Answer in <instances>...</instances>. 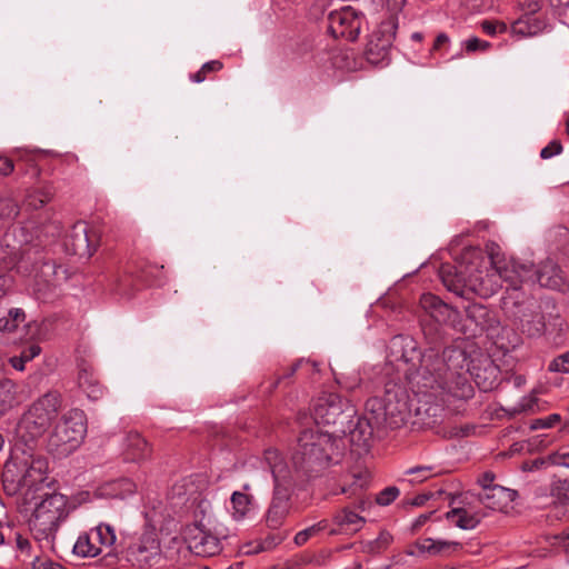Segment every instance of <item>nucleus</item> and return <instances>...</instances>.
Masks as SVG:
<instances>
[{
  "label": "nucleus",
  "instance_id": "f257e3e1",
  "mask_svg": "<svg viewBox=\"0 0 569 569\" xmlns=\"http://www.w3.org/2000/svg\"><path fill=\"white\" fill-rule=\"evenodd\" d=\"M390 353L395 360L402 361V369L410 390L426 398L443 401L445 395L469 397L472 388L468 382V358L459 347H447L442 355L429 350L422 355L416 342L407 336H395L390 341Z\"/></svg>",
  "mask_w": 569,
  "mask_h": 569
},
{
  "label": "nucleus",
  "instance_id": "f03ea898",
  "mask_svg": "<svg viewBox=\"0 0 569 569\" xmlns=\"http://www.w3.org/2000/svg\"><path fill=\"white\" fill-rule=\"evenodd\" d=\"M346 443L329 431L306 429L300 432L291 461L296 470L309 477L321 475L331 465L340 462Z\"/></svg>",
  "mask_w": 569,
  "mask_h": 569
},
{
  "label": "nucleus",
  "instance_id": "7ed1b4c3",
  "mask_svg": "<svg viewBox=\"0 0 569 569\" xmlns=\"http://www.w3.org/2000/svg\"><path fill=\"white\" fill-rule=\"evenodd\" d=\"M439 276L449 291L465 299H470L472 295L489 298L500 287L495 273L489 274L480 269L477 250L467 252L457 266L442 264Z\"/></svg>",
  "mask_w": 569,
  "mask_h": 569
},
{
  "label": "nucleus",
  "instance_id": "20e7f679",
  "mask_svg": "<svg viewBox=\"0 0 569 569\" xmlns=\"http://www.w3.org/2000/svg\"><path fill=\"white\" fill-rule=\"evenodd\" d=\"M62 408L58 391H48L36 399L19 419L16 437L26 446L34 445L52 426Z\"/></svg>",
  "mask_w": 569,
  "mask_h": 569
},
{
  "label": "nucleus",
  "instance_id": "39448f33",
  "mask_svg": "<svg viewBox=\"0 0 569 569\" xmlns=\"http://www.w3.org/2000/svg\"><path fill=\"white\" fill-rule=\"evenodd\" d=\"M408 399V391L402 385L388 380L383 397L369 399L366 409L372 415L376 425L385 423L391 429H398L409 416Z\"/></svg>",
  "mask_w": 569,
  "mask_h": 569
},
{
  "label": "nucleus",
  "instance_id": "423d86ee",
  "mask_svg": "<svg viewBox=\"0 0 569 569\" xmlns=\"http://www.w3.org/2000/svg\"><path fill=\"white\" fill-rule=\"evenodd\" d=\"M68 498L59 492L46 495L29 519V529L37 541L53 542L62 521L67 519Z\"/></svg>",
  "mask_w": 569,
  "mask_h": 569
},
{
  "label": "nucleus",
  "instance_id": "0eeeda50",
  "mask_svg": "<svg viewBox=\"0 0 569 569\" xmlns=\"http://www.w3.org/2000/svg\"><path fill=\"white\" fill-rule=\"evenodd\" d=\"M355 406L336 392H322L313 403L312 416L317 425L332 428L330 435L345 440L350 419H355Z\"/></svg>",
  "mask_w": 569,
  "mask_h": 569
},
{
  "label": "nucleus",
  "instance_id": "6e6552de",
  "mask_svg": "<svg viewBox=\"0 0 569 569\" xmlns=\"http://www.w3.org/2000/svg\"><path fill=\"white\" fill-rule=\"evenodd\" d=\"M86 432L87 419L84 412L80 409H71L56 423L49 436L48 447L58 456H68L78 448Z\"/></svg>",
  "mask_w": 569,
  "mask_h": 569
},
{
  "label": "nucleus",
  "instance_id": "1a4fd4ad",
  "mask_svg": "<svg viewBox=\"0 0 569 569\" xmlns=\"http://www.w3.org/2000/svg\"><path fill=\"white\" fill-rule=\"evenodd\" d=\"M6 269H17L23 274H42L56 273V264L47 259L43 248L39 244H28L23 247L19 257L14 254L9 261H3Z\"/></svg>",
  "mask_w": 569,
  "mask_h": 569
},
{
  "label": "nucleus",
  "instance_id": "9d476101",
  "mask_svg": "<svg viewBox=\"0 0 569 569\" xmlns=\"http://www.w3.org/2000/svg\"><path fill=\"white\" fill-rule=\"evenodd\" d=\"M116 532L112 526L100 523L89 531L80 533L73 545V553L81 558H94L111 548L116 542Z\"/></svg>",
  "mask_w": 569,
  "mask_h": 569
},
{
  "label": "nucleus",
  "instance_id": "9b49d317",
  "mask_svg": "<svg viewBox=\"0 0 569 569\" xmlns=\"http://www.w3.org/2000/svg\"><path fill=\"white\" fill-rule=\"evenodd\" d=\"M362 27V17L351 7H343L328 16V31L336 39L355 41Z\"/></svg>",
  "mask_w": 569,
  "mask_h": 569
},
{
  "label": "nucleus",
  "instance_id": "f8f14e48",
  "mask_svg": "<svg viewBox=\"0 0 569 569\" xmlns=\"http://www.w3.org/2000/svg\"><path fill=\"white\" fill-rule=\"evenodd\" d=\"M184 540L189 550L199 557H213L221 552V540L201 522H194L186 527Z\"/></svg>",
  "mask_w": 569,
  "mask_h": 569
},
{
  "label": "nucleus",
  "instance_id": "ddd939ff",
  "mask_svg": "<svg viewBox=\"0 0 569 569\" xmlns=\"http://www.w3.org/2000/svg\"><path fill=\"white\" fill-rule=\"evenodd\" d=\"M495 274L508 283V288H521L522 283H535L533 263L515 258L505 259L495 269Z\"/></svg>",
  "mask_w": 569,
  "mask_h": 569
},
{
  "label": "nucleus",
  "instance_id": "4468645a",
  "mask_svg": "<svg viewBox=\"0 0 569 569\" xmlns=\"http://www.w3.org/2000/svg\"><path fill=\"white\" fill-rule=\"evenodd\" d=\"M290 497L291 485H274L273 496L264 516L269 528L278 529L283 525L291 508Z\"/></svg>",
  "mask_w": 569,
  "mask_h": 569
},
{
  "label": "nucleus",
  "instance_id": "2eb2a0df",
  "mask_svg": "<svg viewBox=\"0 0 569 569\" xmlns=\"http://www.w3.org/2000/svg\"><path fill=\"white\" fill-rule=\"evenodd\" d=\"M130 550L136 560L143 566L158 565L162 559L159 535L153 529L146 530Z\"/></svg>",
  "mask_w": 569,
  "mask_h": 569
},
{
  "label": "nucleus",
  "instance_id": "dca6fc26",
  "mask_svg": "<svg viewBox=\"0 0 569 569\" xmlns=\"http://www.w3.org/2000/svg\"><path fill=\"white\" fill-rule=\"evenodd\" d=\"M395 38V26L382 23L380 29L373 32L366 46V57L371 63L383 61L389 53Z\"/></svg>",
  "mask_w": 569,
  "mask_h": 569
},
{
  "label": "nucleus",
  "instance_id": "f3484780",
  "mask_svg": "<svg viewBox=\"0 0 569 569\" xmlns=\"http://www.w3.org/2000/svg\"><path fill=\"white\" fill-rule=\"evenodd\" d=\"M94 238L96 234L89 230L88 224L80 221L71 228L67 246L70 247L74 254L90 257L96 250Z\"/></svg>",
  "mask_w": 569,
  "mask_h": 569
},
{
  "label": "nucleus",
  "instance_id": "a211bd4d",
  "mask_svg": "<svg viewBox=\"0 0 569 569\" xmlns=\"http://www.w3.org/2000/svg\"><path fill=\"white\" fill-rule=\"evenodd\" d=\"M518 492L503 486L488 488V491H481L478 496L479 501L488 509L507 512L512 508Z\"/></svg>",
  "mask_w": 569,
  "mask_h": 569
},
{
  "label": "nucleus",
  "instance_id": "6ab92c4d",
  "mask_svg": "<svg viewBox=\"0 0 569 569\" xmlns=\"http://www.w3.org/2000/svg\"><path fill=\"white\" fill-rule=\"evenodd\" d=\"M533 303L528 295L521 291V288H507L506 295L501 299L503 312L513 320L527 317V311H531Z\"/></svg>",
  "mask_w": 569,
  "mask_h": 569
},
{
  "label": "nucleus",
  "instance_id": "aec40b11",
  "mask_svg": "<svg viewBox=\"0 0 569 569\" xmlns=\"http://www.w3.org/2000/svg\"><path fill=\"white\" fill-rule=\"evenodd\" d=\"M356 422L353 419H350L348 423V430H346V436H350V442L358 447L359 449L367 450L370 446V441L373 437V430L375 420L368 417H355Z\"/></svg>",
  "mask_w": 569,
  "mask_h": 569
},
{
  "label": "nucleus",
  "instance_id": "412c9836",
  "mask_svg": "<svg viewBox=\"0 0 569 569\" xmlns=\"http://www.w3.org/2000/svg\"><path fill=\"white\" fill-rule=\"evenodd\" d=\"M137 267L133 261L128 262L121 270H119L112 279V290L122 297L130 298L136 291L141 289L137 276Z\"/></svg>",
  "mask_w": 569,
  "mask_h": 569
},
{
  "label": "nucleus",
  "instance_id": "4be33fe9",
  "mask_svg": "<svg viewBox=\"0 0 569 569\" xmlns=\"http://www.w3.org/2000/svg\"><path fill=\"white\" fill-rule=\"evenodd\" d=\"M366 519L360 516L356 510L350 507H345L337 511L332 518L333 527H329V535L346 533L351 535L358 532L363 525Z\"/></svg>",
  "mask_w": 569,
  "mask_h": 569
},
{
  "label": "nucleus",
  "instance_id": "5701e85b",
  "mask_svg": "<svg viewBox=\"0 0 569 569\" xmlns=\"http://www.w3.org/2000/svg\"><path fill=\"white\" fill-rule=\"evenodd\" d=\"M421 308L438 323H447L456 318V310L432 293L420 297Z\"/></svg>",
  "mask_w": 569,
  "mask_h": 569
},
{
  "label": "nucleus",
  "instance_id": "b1692460",
  "mask_svg": "<svg viewBox=\"0 0 569 569\" xmlns=\"http://www.w3.org/2000/svg\"><path fill=\"white\" fill-rule=\"evenodd\" d=\"M535 283L549 289H560L563 283L562 271L559 266L550 259L541 262L538 268L533 266Z\"/></svg>",
  "mask_w": 569,
  "mask_h": 569
},
{
  "label": "nucleus",
  "instance_id": "393cba45",
  "mask_svg": "<svg viewBox=\"0 0 569 569\" xmlns=\"http://www.w3.org/2000/svg\"><path fill=\"white\" fill-rule=\"evenodd\" d=\"M78 385L90 400H99L104 393V388L97 377L94 369L91 365L82 361L79 363Z\"/></svg>",
  "mask_w": 569,
  "mask_h": 569
},
{
  "label": "nucleus",
  "instance_id": "a878e982",
  "mask_svg": "<svg viewBox=\"0 0 569 569\" xmlns=\"http://www.w3.org/2000/svg\"><path fill=\"white\" fill-rule=\"evenodd\" d=\"M548 28V21L543 17L523 14L511 24V31L522 37H532L541 33Z\"/></svg>",
  "mask_w": 569,
  "mask_h": 569
},
{
  "label": "nucleus",
  "instance_id": "bb28decb",
  "mask_svg": "<svg viewBox=\"0 0 569 569\" xmlns=\"http://www.w3.org/2000/svg\"><path fill=\"white\" fill-rule=\"evenodd\" d=\"M47 459L42 457H32L22 476V485L29 488L37 487L47 480Z\"/></svg>",
  "mask_w": 569,
  "mask_h": 569
},
{
  "label": "nucleus",
  "instance_id": "cd10ccee",
  "mask_svg": "<svg viewBox=\"0 0 569 569\" xmlns=\"http://www.w3.org/2000/svg\"><path fill=\"white\" fill-rule=\"evenodd\" d=\"M264 461L269 466L274 485H291V481L289 480V469L277 449H267L264 451Z\"/></svg>",
  "mask_w": 569,
  "mask_h": 569
},
{
  "label": "nucleus",
  "instance_id": "c85d7f7f",
  "mask_svg": "<svg viewBox=\"0 0 569 569\" xmlns=\"http://www.w3.org/2000/svg\"><path fill=\"white\" fill-rule=\"evenodd\" d=\"M137 267V276L141 288L160 284L163 278V266L146 260L133 261Z\"/></svg>",
  "mask_w": 569,
  "mask_h": 569
},
{
  "label": "nucleus",
  "instance_id": "c756f323",
  "mask_svg": "<svg viewBox=\"0 0 569 569\" xmlns=\"http://www.w3.org/2000/svg\"><path fill=\"white\" fill-rule=\"evenodd\" d=\"M466 317L480 330L492 328L496 319L490 310L480 303H469L465 307Z\"/></svg>",
  "mask_w": 569,
  "mask_h": 569
},
{
  "label": "nucleus",
  "instance_id": "7c9ffc66",
  "mask_svg": "<svg viewBox=\"0 0 569 569\" xmlns=\"http://www.w3.org/2000/svg\"><path fill=\"white\" fill-rule=\"evenodd\" d=\"M100 490L104 497L124 499L136 492L137 485L129 478H120L104 483Z\"/></svg>",
  "mask_w": 569,
  "mask_h": 569
},
{
  "label": "nucleus",
  "instance_id": "2f4dec72",
  "mask_svg": "<svg viewBox=\"0 0 569 569\" xmlns=\"http://www.w3.org/2000/svg\"><path fill=\"white\" fill-rule=\"evenodd\" d=\"M20 402L18 385L10 379L0 380V417Z\"/></svg>",
  "mask_w": 569,
  "mask_h": 569
},
{
  "label": "nucleus",
  "instance_id": "473e14b6",
  "mask_svg": "<svg viewBox=\"0 0 569 569\" xmlns=\"http://www.w3.org/2000/svg\"><path fill=\"white\" fill-rule=\"evenodd\" d=\"M243 491H234L231 495L230 501L232 506V517L236 520L243 519L251 509L253 497L251 495L246 493V491L250 490V485L244 483L242 486Z\"/></svg>",
  "mask_w": 569,
  "mask_h": 569
},
{
  "label": "nucleus",
  "instance_id": "72a5a7b5",
  "mask_svg": "<svg viewBox=\"0 0 569 569\" xmlns=\"http://www.w3.org/2000/svg\"><path fill=\"white\" fill-rule=\"evenodd\" d=\"M446 518L460 529L469 530L478 526L481 515L469 512L466 508H453L446 513Z\"/></svg>",
  "mask_w": 569,
  "mask_h": 569
},
{
  "label": "nucleus",
  "instance_id": "f704fd0d",
  "mask_svg": "<svg viewBox=\"0 0 569 569\" xmlns=\"http://www.w3.org/2000/svg\"><path fill=\"white\" fill-rule=\"evenodd\" d=\"M518 320L520 321L522 332L529 337H540L546 331L543 315L535 311L532 308L531 311H527V317H521Z\"/></svg>",
  "mask_w": 569,
  "mask_h": 569
},
{
  "label": "nucleus",
  "instance_id": "c9c22d12",
  "mask_svg": "<svg viewBox=\"0 0 569 569\" xmlns=\"http://www.w3.org/2000/svg\"><path fill=\"white\" fill-rule=\"evenodd\" d=\"M127 455L132 460H143L151 455V447L138 432H130L127 437Z\"/></svg>",
  "mask_w": 569,
  "mask_h": 569
},
{
  "label": "nucleus",
  "instance_id": "e433bc0d",
  "mask_svg": "<svg viewBox=\"0 0 569 569\" xmlns=\"http://www.w3.org/2000/svg\"><path fill=\"white\" fill-rule=\"evenodd\" d=\"M53 191L51 187H43L30 191L23 202L27 209L38 210L51 201Z\"/></svg>",
  "mask_w": 569,
  "mask_h": 569
},
{
  "label": "nucleus",
  "instance_id": "4c0bfd02",
  "mask_svg": "<svg viewBox=\"0 0 569 569\" xmlns=\"http://www.w3.org/2000/svg\"><path fill=\"white\" fill-rule=\"evenodd\" d=\"M461 548L459 542H449L441 540L425 539L419 543V549L430 555L456 551Z\"/></svg>",
  "mask_w": 569,
  "mask_h": 569
},
{
  "label": "nucleus",
  "instance_id": "58836bf2",
  "mask_svg": "<svg viewBox=\"0 0 569 569\" xmlns=\"http://www.w3.org/2000/svg\"><path fill=\"white\" fill-rule=\"evenodd\" d=\"M24 320V311L20 308H12L8 311L6 317L0 318V331L13 332Z\"/></svg>",
  "mask_w": 569,
  "mask_h": 569
},
{
  "label": "nucleus",
  "instance_id": "ea45409f",
  "mask_svg": "<svg viewBox=\"0 0 569 569\" xmlns=\"http://www.w3.org/2000/svg\"><path fill=\"white\" fill-rule=\"evenodd\" d=\"M330 523L328 520H321L301 531H299L295 536V542L298 546L305 545L311 537L317 536L321 531L328 530L329 531Z\"/></svg>",
  "mask_w": 569,
  "mask_h": 569
},
{
  "label": "nucleus",
  "instance_id": "a19ab883",
  "mask_svg": "<svg viewBox=\"0 0 569 569\" xmlns=\"http://www.w3.org/2000/svg\"><path fill=\"white\" fill-rule=\"evenodd\" d=\"M405 473L413 476V478L409 480L410 483H420L429 478L440 475L441 471H437L435 466H417L409 468Z\"/></svg>",
  "mask_w": 569,
  "mask_h": 569
},
{
  "label": "nucleus",
  "instance_id": "79ce46f5",
  "mask_svg": "<svg viewBox=\"0 0 569 569\" xmlns=\"http://www.w3.org/2000/svg\"><path fill=\"white\" fill-rule=\"evenodd\" d=\"M550 495L561 505L569 503V479H555L550 485Z\"/></svg>",
  "mask_w": 569,
  "mask_h": 569
},
{
  "label": "nucleus",
  "instance_id": "37998d69",
  "mask_svg": "<svg viewBox=\"0 0 569 569\" xmlns=\"http://www.w3.org/2000/svg\"><path fill=\"white\" fill-rule=\"evenodd\" d=\"M19 213V207L13 199L0 198V222L12 221Z\"/></svg>",
  "mask_w": 569,
  "mask_h": 569
},
{
  "label": "nucleus",
  "instance_id": "c03bdc74",
  "mask_svg": "<svg viewBox=\"0 0 569 569\" xmlns=\"http://www.w3.org/2000/svg\"><path fill=\"white\" fill-rule=\"evenodd\" d=\"M400 495V490L396 486H390L385 489H382L379 493L376 496V503L379 506H389L391 502H393Z\"/></svg>",
  "mask_w": 569,
  "mask_h": 569
},
{
  "label": "nucleus",
  "instance_id": "a18cd8bd",
  "mask_svg": "<svg viewBox=\"0 0 569 569\" xmlns=\"http://www.w3.org/2000/svg\"><path fill=\"white\" fill-rule=\"evenodd\" d=\"M462 46L467 53H473L477 51L485 52L491 48L490 42L481 40L477 37H471L467 39L466 41H463Z\"/></svg>",
  "mask_w": 569,
  "mask_h": 569
},
{
  "label": "nucleus",
  "instance_id": "49530a36",
  "mask_svg": "<svg viewBox=\"0 0 569 569\" xmlns=\"http://www.w3.org/2000/svg\"><path fill=\"white\" fill-rule=\"evenodd\" d=\"M551 372L569 373V350L556 357L548 366Z\"/></svg>",
  "mask_w": 569,
  "mask_h": 569
},
{
  "label": "nucleus",
  "instance_id": "de8ad7c7",
  "mask_svg": "<svg viewBox=\"0 0 569 569\" xmlns=\"http://www.w3.org/2000/svg\"><path fill=\"white\" fill-rule=\"evenodd\" d=\"M480 27L482 31L488 36L505 33L508 30V27L505 22L496 20H483L480 23Z\"/></svg>",
  "mask_w": 569,
  "mask_h": 569
},
{
  "label": "nucleus",
  "instance_id": "09e8293b",
  "mask_svg": "<svg viewBox=\"0 0 569 569\" xmlns=\"http://www.w3.org/2000/svg\"><path fill=\"white\" fill-rule=\"evenodd\" d=\"M560 421H561L560 415L551 413L548 417L536 419L531 425V429L537 430V429L552 428Z\"/></svg>",
  "mask_w": 569,
  "mask_h": 569
},
{
  "label": "nucleus",
  "instance_id": "8fccbe9b",
  "mask_svg": "<svg viewBox=\"0 0 569 569\" xmlns=\"http://www.w3.org/2000/svg\"><path fill=\"white\" fill-rule=\"evenodd\" d=\"M486 251L489 256L490 263L493 269H496L498 264H500L506 259L500 252V247L495 242L487 243Z\"/></svg>",
  "mask_w": 569,
  "mask_h": 569
},
{
  "label": "nucleus",
  "instance_id": "3c124183",
  "mask_svg": "<svg viewBox=\"0 0 569 569\" xmlns=\"http://www.w3.org/2000/svg\"><path fill=\"white\" fill-rule=\"evenodd\" d=\"M550 545L560 548L567 556H569V528L563 530L560 535L551 537Z\"/></svg>",
  "mask_w": 569,
  "mask_h": 569
},
{
  "label": "nucleus",
  "instance_id": "603ef678",
  "mask_svg": "<svg viewBox=\"0 0 569 569\" xmlns=\"http://www.w3.org/2000/svg\"><path fill=\"white\" fill-rule=\"evenodd\" d=\"M562 144L559 140H552L548 146L541 149L540 157L542 159H549L553 156L561 153Z\"/></svg>",
  "mask_w": 569,
  "mask_h": 569
},
{
  "label": "nucleus",
  "instance_id": "864d4df0",
  "mask_svg": "<svg viewBox=\"0 0 569 569\" xmlns=\"http://www.w3.org/2000/svg\"><path fill=\"white\" fill-rule=\"evenodd\" d=\"M542 0H519V8L523 14H535L541 9Z\"/></svg>",
  "mask_w": 569,
  "mask_h": 569
},
{
  "label": "nucleus",
  "instance_id": "5fc2aeb1",
  "mask_svg": "<svg viewBox=\"0 0 569 569\" xmlns=\"http://www.w3.org/2000/svg\"><path fill=\"white\" fill-rule=\"evenodd\" d=\"M496 475L492 471H485L478 478V483L482 488V491H488V488L498 487L499 485L495 483Z\"/></svg>",
  "mask_w": 569,
  "mask_h": 569
},
{
  "label": "nucleus",
  "instance_id": "6e6d98bb",
  "mask_svg": "<svg viewBox=\"0 0 569 569\" xmlns=\"http://www.w3.org/2000/svg\"><path fill=\"white\" fill-rule=\"evenodd\" d=\"M40 352H41L40 346L37 343H31L28 347L23 348L20 355L22 356V359H24L27 361H31L37 356H39Z\"/></svg>",
  "mask_w": 569,
  "mask_h": 569
},
{
  "label": "nucleus",
  "instance_id": "4d7b16f0",
  "mask_svg": "<svg viewBox=\"0 0 569 569\" xmlns=\"http://www.w3.org/2000/svg\"><path fill=\"white\" fill-rule=\"evenodd\" d=\"M14 170V163L10 158L1 157L0 156V174L1 176H9Z\"/></svg>",
  "mask_w": 569,
  "mask_h": 569
},
{
  "label": "nucleus",
  "instance_id": "13d9d810",
  "mask_svg": "<svg viewBox=\"0 0 569 569\" xmlns=\"http://www.w3.org/2000/svg\"><path fill=\"white\" fill-rule=\"evenodd\" d=\"M223 68V63L220 60H211L202 64L201 70L207 76L212 72H218Z\"/></svg>",
  "mask_w": 569,
  "mask_h": 569
},
{
  "label": "nucleus",
  "instance_id": "bf43d9fd",
  "mask_svg": "<svg viewBox=\"0 0 569 569\" xmlns=\"http://www.w3.org/2000/svg\"><path fill=\"white\" fill-rule=\"evenodd\" d=\"M353 485L362 489L370 480V472L368 470L359 471L358 473H353Z\"/></svg>",
  "mask_w": 569,
  "mask_h": 569
},
{
  "label": "nucleus",
  "instance_id": "052dcab7",
  "mask_svg": "<svg viewBox=\"0 0 569 569\" xmlns=\"http://www.w3.org/2000/svg\"><path fill=\"white\" fill-rule=\"evenodd\" d=\"M551 459H552L553 465L569 468V451L568 452H557L552 456Z\"/></svg>",
  "mask_w": 569,
  "mask_h": 569
},
{
  "label": "nucleus",
  "instance_id": "680f3d73",
  "mask_svg": "<svg viewBox=\"0 0 569 569\" xmlns=\"http://www.w3.org/2000/svg\"><path fill=\"white\" fill-rule=\"evenodd\" d=\"M302 360H298L292 366H290L286 372H283L274 382V387L280 383L281 380L288 379L295 375V372L298 370V368L301 366Z\"/></svg>",
  "mask_w": 569,
  "mask_h": 569
},
{
  "label": "nucleus",
  "instance_id": "e2e57ef3",
  "mask_svg": "<svg viewBox=\"0 0 569 569\" xmlns=\"http://www.w3.org/2000/svg\"><path fill=\"white\" fill-rule=\"evenodd\" d=\"M17 548L21 551H28L31 547L30 541L22 537L20 533H16Z\"/></svg>",
  "mask_w": 569,
  "mask_h": 569
},
{
  "label": "nucleus",
  "instance_id": "0e129e2a",
  "mask_svg": "<svg viewBox=\"0 0 569 569\" xmlns=\"http://www.w3.org/2000/svg\"><path fill=\"white\" fill-rule=\"evenodd\" d=\"M449 42V37L446 33H439L433 42L432 51H437L443 46L445 43Z\"/></svg>",
  "mask_w": 569,
  "mask_h": 569
},
{
  "label": "nucleus",
  "instance_id": "69168bd1",
  "mask_svg": "<svg viewBox=\"0 0 569 569\" xmlns=\"http://www.w3.org/2000/svg\"><path fill=\"white\" fill-rule=\"evenodd\" d=\"M28 361L22 359V356H14L10 359V363L11 366L17 369V370H23L24 369V365L27 363Z\"/></svg>",
  "mask_w": 569,
  "mask_h": 569
},
{
  "label": "nucleus",
  "instance_id": "338daca9",
  "mask_svg": "<svg viewBox=\"0 0 569 569\" xmlns=\"http://www.w3.org/2000/svg\"><path fill=\"white\" fill-rule=\"evenodd\" d=\"M10 533H12V529L0 521V546L6 542V539L9 538Z\"/></svg>",
  "mask_w": 569,
  "mask_h": 569
},
{
  "label": "nucleus",
  "instance_id": "774afa93",
  "mask_svg": "<svg viewBox=\"0 0 569 569\" xmlns=\"http://www.w3.org/2000/svg\"><path fill=\"white\" fill-rule=\"evenodd\" d=\"M431 497V493H422L415 497L411 501L412 506L420 507L423 506Z\"/></svg>",
  "mask_w": 569,
  "mask_h": 569
}]
</instances>
